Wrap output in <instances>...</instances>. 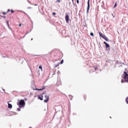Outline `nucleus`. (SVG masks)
I'll list each match as a JSON object with an SVG mask.
<instances>
[{
	"label": "nucleus",
	"mask_w": 128,
	"mask_h": 128,
	"mask_svg": "<svg viewBox=\"0 0 128 128\" xmlns=\"http://www.w3.org/2000/svg\"><path fill=\"white\" fill-rule=\"evenodd\" d=\"M12 108V104L8 103V108Z\"/></svg>",
	"instance_id": "9d476101"
},
{
	"label": "nucleus",
	"mask_w": 128,
	"mask_h": 128,
	"mask_svg": "<svg viewBox=\"0 0 128 128\" xmlns=\"http://www.w3.org/2000/svg\"><path fill=\"white\" fill-rule=\"evenodd\" d=\"M116 2L115 3V4L114 6V8H116V6H117Z\"/></svg>",
	"instance_id": "dca6fc26"
},
{
	"label": "nucleus",
	"mask_w": 128,
	"mask_h": 128,
	"mask_svg": "<svg viewBox=\"0 0 128 128\" xmlns=\"http://www.w3.org/2000/svg\"><path fill=\"white\" fill-rule=\"evenodd\" d=\"M18 104V106H24V104H26V103L24 102V100H20Z\"/></svg>",
	"instance_id": "f257e3e1"
},
{
	"label": "nucleus",
	"mask_w": 128,
	"mask_h": 128,
	"mask_svg": "<svg viewBox=\"0 0 128 128\" xmlns=\"http://www.w3.org/2000/svg\"><path fill=\"white\" fill-rule=\"evenodd\" d=\"M19 26H22V24H19Z\"/></svg>",
	"instance_id": "c756f323"
},
{
	"label": "nucleus",
	"mask_w": 128,
	"mask_h": 128,
	"mask_svg": "<svg viewBox=\"0 0 128 128\" xmlns=\"http://www.w3.org/2000/svg\"><path fill=\"white\" fill-rule=\"evenodd\" d=\"M65 18H66V22H67V24H68L70 20V17L68 16V14H66V16Z\"/></svg>",
	"instance_id": "7ed1b4c3"
},
{
	"label": "nucleus",
	"mask_w": 128,
	"mask_h": 128,
	"mask_svg": "<svg viewBox=\"0 0 128 128\" xmlns=\"http://www.w3.org/2000/svg\"><path fill=\"white\" fill-rule=\"evenodd\" d=\"M112 16H113V18H114V14H112Z\"/></svg>",
	"instance_id": "cd10ccee"
},
{
	"label": "nucleus",
	"mask_w": 128,
	"mask_h": 128,
	"mask_svg": "<svg viewBox=\"0 0 128 128\" xmlns=\"http://www.w3.org/2000/svg\"><path fill=\"white\" fill-rule=\"evenodd\" d=\"M10 12V9H8L7 12H3L2 14L4 15L6 14H8V12Z\"/></svg>",
	"instance_id": "9b49d317"
},
{
	"label": "nucleus",
	"mask_w": 128,
	"mask_h": 128,
	"mask_svg": "<svg viewBox=\"0 0 128 128\" xmlns=\"http://www.w3.org/2000/svg\"><path fill=\"white\" fill-rule=\"evenodd\" d=\"M10 11H11L12 14H14V10H12Z\"/></svg>",
	"instance_id": "aec40b11"
},
{
	"label": "nucleus",
	"mask_w": 128,
	"mask_h": 128,
	"mask_svg": "<svg viewBox=\"0 0 128 128\" xmlns=\"http://www.w3.org/2000/svg\"><path fill=\"white\" fill-rule=\"evenodd\" d=\"M126 104H128V96L126 98Z\"/></svg>",
	"instance_id": "2eb2a0df"
},
{
	"label": "nucleus",
	"mask_w": 128,
	"mask_h": 128,
	"mask_svg": "<svg viewBox=\"0 0 128 128\" xmlns=\"http://www.w3.org/2000/svg\"><path fill=\"white\" fill-rule=\"evenodd\" d=\"M105 46L106 48H110V44H108V43Z\"/></svg>",
	"instance_id": "4468645a"
},
{
	"label": "nucleus",
	"mask_w": 128,
	"mask_h": 128,
	"mask_svg": "<svg viewBox=\"0 0 128 128\" xmlns=\"http://www.w3.org/2000/svg\"><path fill=\"white\" fill-rule=\"evenodd\" d=\"M38 98H39V100H43L44 96H42V94H41L38 96Z\"/></svg>",
	"instance_id": "0eeeda50"
},
{
	"label": "nucleus",
	"mask_w": 128,
	"mask_h": 128,
	"mask_svg": "<svg viewBox=\"0 0 128 128\" xmlns=\"http://www.w3.org/2000/svg\"><path fill=\"white\" fill-rule=\"evenodd\" d=\"M56 2H60V0H56Z\"/></svg>",
	"instance_id": "5701e85b"
},
{
	"label": "nucleus",
	"mask_w": 128,
	"mask_h": 128,
	"mask_svg": "<svg viewBox=\"0 0 128 128\" xmlns=\"http://www.w3.org/2000/svg\"><path fill=\"white\" fill-rule=\"evenodd\" d=\"M4 18H6V16H4Z\"/></svg>",
	"instance_id": "2f4dec72"
},
{
	"label": "nucleus",
	"mask_w": 128,
	"mask_h": 128,
	"mask_svg": "<svg viewBox=\"0 0 128 128\" xmlns=\"http://www.w3.org/2000/svg\"><path fill=\"white\" fill-rule=\"evenodd\" d=\"M18 110L20 112V108H18Z\"/></svg>",
	"instance_id": "bb28decb"
},
{
	"label": "nucleus",
	"mask_w": 128,
	"mask_h": 128,
	"mask_svg": "<svg viewBox=\"0 0 128 128\" xmlns=\"http://www.w3.org/2000/svg\"><path fill=\"white\" fill-rule=\"evenodd\" d=\"M99 36L100 38H104L106 36L105 35L101 32H99Z\"/></svg>",
	"instance_id": "39448f33"
},
{
	"label": "nucleus",
	"mask_w": 128,
	"mask_h": 128,
	"mask_svg": "<svg viewBox=\"0 0 128 128\" xmlns=\"http://www.w3.org/2000/svg\"><path fill=\"white\" fill-rule=\"evenodd\" d=\"M104 44L106 45L108 43H106V42H104Z\"/></svg>",
	"instance_id": "a878e982"
},
{
	"label": "nucleus",
	"mask_w": 128,
	"mask_h": 128,
	"mask_svg": "<svg viewBox=\"0 0 128 128\" xmlns=\"http://www.w3.org/2000/svg\"><path fill=\"white\" fill-rule=\"evenodd\" d=\"M6 24L8 26V28H10V24H8V21H6Z\"/></svg>",
	"instance_id": "6ab92c4d"
},
{
	"label": "nucleus",
	"mask_w": 128,
	"mask_h": 128,
	"mask_svg": "<svg viewBox=\"0 0 128 128\" xmlns=\"http://www.w3.org/2000/svg\"><path fill=\"white\" fill-rule=\"evenodd\" d=\"M93 68L94 69V70H98V66H93Z\"/></svg>",
	"instance_id": "ddd939ff"
},
{
	"label": "nucleus",
	"mask_w": 128,
	"mask_h": 128,
	"mask_svg": "<svg viewBox=\"0 0 128 128\" xmlns=\"http://www.w3.org/2000/svg\"><path fill=\"white\" fill-rule=\"evenodd\" d=\"M64 64V60H62L60 62V64Z\"/></svg>",
	"instance_id": "a211bd4d"
},
{
	"label": "nucleus",
	"mask_w": 128,
	"mask_h": 128,
	"mask_svg": "<svg viewBox=\"0 0 128 128\" xmlns=\"http://www.w3.org/2000/svg\"><path fill=\"white\" fill-rule=\"evenodd\" d=\"M103 38H104V40H106V42H109L108 38L107 37H106V36H105Z\"/></svg>",
	"instance_id": "f8f14e48"
},
{
	"label": "nucleus",
	"mask_w": 128,
	"mask_h": 128,
	"mask_svg": "<svg viewBox=\"0 0 128 128\" xmlns=\"http://www.w3.org/2000/svg\"><path fill=\"white\" fill-rule=\"evenodd\" d=\"M121 82L122 84H124V82H128V80H122Z\"/></svg>",
	"instance_id": "1a4fd4ad"
},
{
	"label": "nucleus",
	"mask_w": 128,
	"mask_h": 128,
	"mask_svg": "<svg viewBox=\"0 0 128 128\" xmlns=\"http://www.w3.org/2000/svg\"><path fill=\"white\" fill-rule=\"evenodd\" d=\"M84 100H86V96H84Z\"/></svg>",
	"instance_id": "4be33fe9"
},
{
	"label": "nucleus",
	"mask_w": 128,
	"mask_h": 128,
	"mask_svg": "<svg viewBox=\"0 0 128 128\" xmlns=\"http://www.w3.org/2000/svg\"><path fill=\"white\" fill-rule=\"evenodd\" d=\"M76 2H77V4H79V2H80V1H79L78 0H76Z\"/></svg>",
	"instance_id": "393cba45"
},
{
	"label": "nucleus",
	"mask_w": 128,
	"mask_h": 128,
	"mask_svg": "<svg viewBox=\"0 0 128 128\" xmlns=\"http://www.w3.org/2000/svg\"><path fill=\"white\" fill-rule=\"evenodd\" d=\"M52 14H53V16H56V12H54L52 13Z\"/></svg>",
	"instance_id": "b1692460"
},
{
	"label": "nucleus",
	"mask_w": 128,
	"mask_h": 128,
	"mask_svg": "<svg viewBox=\"0 0 128 128\" xmlns=\"http://www.w3.org/2000/svg\"><path fill=\"white\" fill-rule=\"evenodd\" d=\"M46 100H44V102H48L49 97L48 96H45Z\"/></svg>",
	"instance_id": "20e7f679"
},
{
	"label": "nucleus",
	"mask_w": 128,
	"mask_h": 128,
	"mask_svg": "<svg viewBox=\"0 0 128 128\" xmlns=\"http://www.w3.org/2000/svg\"><path fill=\"white\" fill-rule=\"evenodd\" d=\"M90 35L92 36H94V33L91 32V33L90 34Z\"/></svg>",
	"instance_id": "412c9836"
},
{
	"label": "nucleus",
	"mask_w": 128,
	"mask_h": 128,
	"mask_svg": "<svg viewBox=\"0 0 128 128\" xmlns=\"http://www.w3.org/2000/svg\"><path fill=\"white\" fill-rule=\"evenodd\" d=\"M56 66H58V64L56 65V66H55V68H56Z\"/></svg>",
	"instance_id": "c85d7f7f"
},
{
	"label": "nucleus",
	"mask_w": 128,
	"mask_h": 128,
	"mask_svg": "<svg viewBox=\"0 0 128 128\" xmlns=\"http://www.w3.org/2000/svg\"><path fill=\"white\" fill-rule=\"evenodd\" d=\"M88 10H90V0L88 2L87 14L88 12Z\"/></svg>",
	"instance_id": "423d86ee"
},
{
	"label": "nucleus",
	"mask_w": 128,
	"mask_h": 128,
	"mask_svg": "<svg viewBox=\"0 0 128 128\" xmlns=\"http://www.w3.org/2000/svg\"><path fill=\"white\" fill-rule=\"evenodd\" d=\"M124 76L123 77L124 80H126V78H128V74L126 72H124Z\"/></svg>",
	"instance_id": "f03ea898"
},
{
	"label": "nucleus",
	"mask_w": 128,
	"mask_h": 128,
	"mask_svg": "<svg viewBox=\"0 0 128 128\" xmlns=\"http://www.w3.org/2000/svg\"><path fill=\"white\" fill-rule=\"evenodd\" d=\"M38 68H40V70H42V66H39Z\"/></svg>",
	"instance_id": "f3484780"
},
{
	"label": "nucleus",
	"mask_w": 128,
	"mask_h": 128,
	"mask_svg": "<svg viewBox=\"0 0 128 128\" xmlns=\"http://www.w3.org/2000/svg\"><path fill=\"white\" fill-rule=\"evenodd\" d=\"M44 90V88L42 87V88H36L34 90Z\"/></svg>",
	"instance_id": "6e6552de"
},
{
	"label": "nucleus",
	"mask_w": 128,
	"mask_h": 128,
	"mask_svg": "<svg viewBox=\"0 0 128 128\" xmlns=\"http://www.w3.org/2000/svg\"><path fill=\"white\" fill-rule=\"evenodd\" d=\"M74 0H72V2H73V4H74Z\"/></svg>",
	"instance_id": "7c9ffc66"
}]
</instances>
